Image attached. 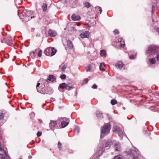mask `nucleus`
<instances>
[{
	"label": "nucleus",
	"mask_w": 159,
	"mask_h": 159,
	"mask_svg": "<svg viewBox=\"0 0 159 159\" xmlns=\"http://www.w3.org/2000/svg\"><path fill=\"white\" fill-rule=\"evenodd\" d=\"M146 54L150 57H157L159 60V46L151 45L149 46L146 51Z\"/></svg>",
	"instance_id": "nucleus-1"
},
{
	"label": "nucleus",
	"mask_w": 159,
	"mask_h": 159,
	"mask_svg": "<svg viewBox=\"0 0 159 159\" xmlns=\"http://www.w3.org/2000/svg\"><path fill=\"white\" fill-rule=\"evenodd\" d=\"M29 12L30 13V12L29 11H27L26 10H23V11L20 10L18 11V13L19 17L20 18L22 19H25V20L26 21H28L32 18H34V16H31L30 17L28 15V14Z\"/></svg>",
	"instance_id": "nucleus-2"
},
{
	"label": "nucleus",
	"mask_w": 159,
	"mask_h": 159,
	"mask_svg": "<svg viewBox=\"0 0 159 159\" xmlns=\"http://www.w3.org/2000/svg\"><path fill=\"white\" fill-rule=\"evenodd\" d=\"M110 129L111 126L109 123L105 124L101 130V138L108 134L110 132Z\"/></svg>",
	"instance_id": "nucleus-3"
},
{
	"label": "nucleus",
	"mask_w": 159,
	"mask_h": 159,
	"mask_svg": "<svg viewBox=\"0 0 159 159\" xmlns=\"http://www.w3.org/2000/svg\"><path fill=\"white\" fill-rule=\"evenodd\" d=\"M57 51L54 48L48 47L45 50L44 52L47 56H52L55 54Z\"/></svg>",
	"instance_id": "nucleus-4"
},
{
	"label": "nucleus",
	"mask_w": 159,
	"mask_h": 159,
	"mask_svg": "<svg viewBox=\"0 0 159 159\" xmlns=\"http://www.w3.org/2000/svg\"><path fill=\"white\" fill-rule=\"evenodd\" d=\"M129 155L133 157V158L132 159H142L141 156L139 154V152L136 150V149L135 150L132 149L131 150L129 153Z\"/></svg>",
	"instance_id": "nucleus-5"
},
{
	"label": "nucleus",
	"mask_w": 159,
	"mask_h": 159,
	"mask_svg": "<svg viewBox=\"0 0 159 159\" xmlns=\"http://www.w3.org/2000/svg\"><path fill=\"white\" fill-rule=\"evenodd\" d=\"M58 121L61 122V125L62 128H64L69 123V120L68 119L65 117H61L59 118Z\"/></svg>",
	"instance_id": "nucleus-6"
},
{
	"label": "nucleus",
	"mask_w": 159,
	"mask_h": 159,
	"mask_svg": "<svg viewBox=\"0 0 159 159\" xmlns=\"http://www.w3.org/2000/svg\"><path fill=\"white\" fill-rule=\"evenodd\" d=\"M40 85V83H38L37 84L36 86V89L37 91L40 93L42 94H46V87L45 86V85L43 84L41 85V88L39 87V86Z\"/></svg>",
	"instance_id": "nucleus-7"
},
{
	"label": "nucleus",
	"mask_w": 159,
	"mask_h": 159,
	"mask_svg": "<svg viewBox=\"0 0 159 159\" xmlns=\"http://www.w3.org/2000/svg\"><path fill=\"white\" fill-rule=\"evenodd\" d=\"M98 149L97 152V155L99 157L103 153L104 150V145L102 143H100L98 145Z\"/></svg>",
	"instance_id": "nucleus-8"
},
{
	"label": "nucleus",
	"mask_w": 159,
	"mask_h": 159,
	"mask_svg": "<svg viewBox=\"0 0 159 159\" xmlns=\"http://www.w3.org/2000/svg\"><path fill=\"white\" fill-rule=\"evenodd\" d=\"M113 130L114 132H117L118 135L120 136H121L123 134V131L117 125H114Z\"/></svg>",
	"instance_id": "nucleus-9"
},
{
	"label": "nucleus",
	"mask_w": 159,
	"mask_h": 159,
	"mask_svg": "<svg viewBox=\"0 0 159 159\" xmlns=\"http://www.w3.org/2000/svg\"><path fill=\"white\" fill-rule=\"evenodd\" d=\"M57 124V122L56 121L51 120L49 124V126L50 129L53 130L55 129Z\"/></svg>",
	"instance_id": "nucleus-10"
},
{
	"label": "nucleus",
	"mask_w": 159,
	"mask_h": 159,
	"mask_svg": "<svg viewBox=\"0 0 159 159\" xmlns=\"http://www.w3.org/2000/svg\"><path fill=\"white\" fill-rule=\"evenodd\" d=\"M56 80V78L54 76L52 75H50L49 76V77L47 79V80H42L43 83H45V82H47V80H50L52 82H53Z\"/></svg>",
	"instance_id": "nucleus-11"
},
{
	"label": "nucleus",
	"mask_w": 159,
	"mask_h": 159,
	"mask_svg": "<svg viewBox=\"0 0 159 159\" xmlns=\"http://www.w3.org/2000/svg\"><path fill=\"white\" fill-rule=\"evenodd\" d=\"M114 148L116 151H120L121 150L120 144L119 142H117L115 144Z\"/></svg>",
	"instance_id": "nucleus-12"
},
{
	"label": "nucleus",
	"mask_w": 159,
	"mask_h": 159,
	"mask_svg": "<svg viewBox=\"0 0 159 159\" xmlns=\"http://www.w3.org/2000/svg\"><path fill=\"white\" fill-rule=\"evenodd\" d=\"M113 143L111 139H110L108 140L105 144V148H106L107 149H108Z\"/></svg>",
	"instance_id": "nucleus-13"
},
{
	"label": "nucleus",
	"mask_w": 159,
	"mask_h": 159,
	"mask_svg": "<svg viewBox=\"0 0 159 159\" xmlns=\"http://www.w3.org/2000/svg\"><path fill=\"white\" fill-rule=\"evenodd\" d=\"M80 37L82 38H88L89 36V33L88 31H85L80 34Z\"/></svg>",
	"instance_id": "nucleus-14"
},
{
	"label": "nucleus",
	"mask_w": 159,
	"mask_h": 159,
	"mask_svg": "<svg viewBox=\"0 0 159 159\" xmlns=\"http://www.w3.org/2000/svg\"><path fill=\"white\" fill-rule=\"evenodd\" d=\"M6 43L8 45L12 46L13 45L12 39L11 37H8L5 41Z\"/></svg>",
	"instance_id": "nucleus-15"
},
{
	"label": "nucleus",
	"mask_w": 159,
	"mask_h": 159,
	"mask_svg": "<svg viewBox=\"0 0 159 159\" xmlns=\"http://www.w3.org/2000/svg\"><path fill=\"white\" fill-rule=\"evenodd\" d=\"M71 18L73 21L80 20L81 18L80 16L75 14H73L71 16Z\"/></svg>",
	"instance_id": "nucleus-16"
},
{
	"label": "nucleus",
	"mask_w": 159,
	"mask_h": 159,
	"mask_svg": "<svg viewBox=\"0 0 159 159\" xmlns=\"http://www.w3.org/2000/svg\"><path fill=\"white\" fill-rule=\"evenodd\" d=\"M53 90L52 88L47 86L46 87V93L45 94H51L53 93Z\"/></svg>",
	"instance_id": "nucleus-17"
},
{
	"label": "nucleus",
	"mask_w": 159,
	"mask_h": 159,
	"mask_svg": "<svg viewBox=\"0 0 159 159\" xmlns=\"http://www.w3.org/2000/svg\"><path fill=\"white\" fill-rule=\"evenodd\" d=\"M148 57L149 59V62L151 64H153L155 63V58L156 57H150L149 56H148Z\"/></svg>",
	"instance_id": "nucleus-18"
},
{
	"label": "nucleus",
	"mask_w": 159,
	"mask_h": 159,
	"mask_svg": "<svg viewBox=\"0 0 159 159\" xmlns=\"http://www.w3.org/2000/svg\"><path fill=\"white\" fill-rule=\"evenodd\" d=\"M48 34L51 37H54L57 35V33L54 30L50 29L48 31Z\"/></svg>",
	"instance_id": "nucleus-19"
},
{
	"label": "nucleus",
	"mask_w": 159,
	"mask_h": 159,
	"mask_svg": "<svg viewBox=\"0 0 159 159\" xmlns=\"http://www.w3.org/2000/svg\"><path fill=\"white\" fill-rule=\"evenodd\" d=\"M116 66L119 68L121 69L122 68L124 64L123 62L121 61H118L115 64Z\"/></svg>",
	"instance_id": "nucleus-20"
},
{
	"label": "nucleus",
	"mask_w": 159,
	"mask_h": 159,
	"mask_svg": "<svg viewBox=\"0 0 159 159\" xmlns=\"http://www.w3.org/2000/svg\"><path fill=\"white\" fill-rule=\"evenodd\" d=\"M67 45L69 48L70 49H72L73 48V44L72 42L70 40H68L67 41Z\"/></svg>",
	"instance_id": "nucleus-21"
},
{
	"label": "nucleus",
	"mask_w": 159,
	"mask_h": 159,
	"mask_svg": "<svg viewBox=\"0 0 159 159\" xmlns=\"http://www.w3.org/2000/svg\"><path fill=\"white\" fill-rule=\"evenodd\" d=\"M95 10H96V12L98 13L99 12V14H101L102 12V8L101 7L98 6H96L95 7Z\"/></svg>",
	"instance_id": "nucleus-22"
},
{
	"label": "nucleus",
	"mask_w": 159,
	"mask_h": 159,
	"mask_svg": "<svg viewBox=\"0 0 159 159\" xmlns=\"http://www.w3.org/2000/svg\"><path fill=\"white\" fill-rule=\"evenodd\" d=\"M105 65L104 63H100L99 68L100 70L104 71L105 70Z\"/></svg>",
	"instance_id": "nucleus-23"
},
{
	"label": "nucleus",
	"mask_w": 159,
	"mask_h": 159,
	"mask_svg": "<svg viewBox=\"0 0 159 159\" xmlns=\"http://www.w3.org/2000/svg\"><path fill=\"white\" fill-rule=\"evenodd\" d=\"M59 67L61 68V71H62V72H63L66 68L67 66L65 65H63V64H62L59 66Z\"/></svg>",
	"instance_id": "nucleus-24"
},
{
	"label": "nucleus",
	"mask_w": 159,
	"mask_h": 159,
	"mask_svg": "<svg viewBox=\"0 0 159 159\" xmlns=\"http://www.w3.org/2000/svg\"><path fill=\"white\" fill-rule=\"evenodd\" d=\"M100 54L101 56L106 57L107 56L106 52L105 50H101Z\"/></svg>",
	"instance_id": "nucleus-25"
},
{
	"label": "nucleus",
	"mask_w": 159,
	"mask_h": 159,
	"mask_svg": "<svg viewBox=\"0 0 159 159\" xmlns=\"http://www.w3.org/2000/svg\"><path fill=\"white\" fill-rule=\"evenodd\" d=\"M42 8L44 11H46L47 10V5L46 3H43L42 5Z\"/></svg>",
	"instance_id": "nucleus-26"
},
{
	"label": "nucleus",
	"mask_w": 159,
	"mask_h": 159,
	"mask_svg": "<svg viewBox=\"0 0 159 159\" xmlns=\"http://www.w3.org/2000/svg\"><path fill=\"white\" fill-rule=\"evenodd\" d=\"M66 84L65 83H63L60 84L59 85V87L60 88L63 89L66 88Z\"/></svg>",
	"instance_id": "nucleus-27"
},
{
	"label": "nucleus",
	"mask_w": 159,
	"mask_h": 159,
	"mask_svg": "<svg viewBox=\"0 0 159 159\" xmlns=\"http://www.w3.org/2000/svg\"><path fill=\"white\" fill-rule=\"evenodd\" d=\"M83 4L84 6L87 8H89L90 7V4L88 2H84Z\"/></svg>",
	"instance_id": "nucleus-28"
},
{
	"label": "nucleus",
	"mask_w": 159,
	"mask_h": 159,
	"mask_svg": "<svg viewBox=\"0 0 159 159\" xmlns=\"http://www.w3.org/2000/svg\"><path fill=\"white\" fill-rule=\"evenodd\" d=\"M114 159H124V158L121 155H119L115 156Z\"/></svg>",
	"instance_id": "nucleus-29"
},
{
	"label": "nucleus",
	"mask_w": 159,
	"mask_h": 159,
	"mask_svg": "<svg viewBox=\"0 0 159 159\" xmlns=\"http://www.w3.org/2000/svg\"><path fill=\"white\" fill-rule=\"evenodd\" d=\"M34 52H30V55L31 56L32 59H34L36 57V55Z\"/></svg>",
	"instance_id": "nucleus-30"
},
{
	"label": "nucleus",
	"mask_w": 159,
	"mask_h": 159,
	"mask_svg": "<svg viewBox=\"0 0 159 159\" xmlns=\"http://www.w3.org/2000/svg\"><path fill=\"white\" fill-rule=\"evenodd\" d=\"M4 154V155L2 154H0V159H5V158H7L8 155H7V156H6L5 154Z\"/></svg>",
	"instance_id": "nucleus-31"
},
{
	"label": "nucleus",
	"mask_w": 159,
	"mask_h": 159,
	"mask_svg": "<svg viewBox=\"0 0 159 159\" xmlns=\"http://www.w3.org/2000/svg\"><path fill=\"white\" fill-rule=\"evenodd\" d=\"M102 113L99 111H98L96 112V116L98 118H100L101 117V116H102Z\"/></svg>",
	"instance_id": "nucleus-32"
},
{
	"label": "nucleus",
	"mask_w": 159,
	"mask_h": 159,
	"mask_svg": "<svg viewBox=\"0 0 159 159\" xmlns=\"http://www.w3.org/2000/svg\"><path fill=\"white\" fill-rule=\"evenodd\" d=\"M117 103V101L115 99H112L111 101V103L112 105H114L116 104Z\"/></svg>",
	"instance_id": "nucleus-33"
},
{
	"label": "nucleus",
	"mask_w": 159,
	"mask_h": 159,
	"mask_svg": "<svg viewBox=\"0 0 159 159\" xmlns=\"http://www.w3.org/2000/svg\"><path fill=\"white\" fill-rule=\"evenodd\" d=\"M0 151H1L3 154H5L6 156H7V153L6 151L3 149H2L1 148V146H0Z\"/></svg>",
	"instance_id": "nucleus-34"
},
{
	"label": "nucleus",
	"mask_w": 159,
	"mask_h": 159,
	"mask_svg": "<svg viewBox=\"0 0 159 159\" xmlns=\"http://www.w3.org/2000/svg\"><path fill=\"white\" fill-rule=\"evenodd\" d=\"M61 143L60 142H58V148L59 150H61L62 148V147H61Z\"/></svg>",
	"instance_id": "nucleus-35"
},
{
	"label": "nucleus",
	"mask_w": 159,
	"mask_h": 159,
	"mask_svg": "<svg viewBox=\"0 0 159 159\" xmlns=\"http://www.w3.org/2000/svg\"><path fill=\"white\" fill-rule=\"evenodd\" d=\"M66 76L65 74H63L60 76V78L62 80L65 79H66Z\"/></svg>",
	"instance_id": "nucleus-36"
},
{
	"label": "nucleus",
	"mask_w": 159,
	"mask_h": 159,
	"mask_svg": "<svg viewBox=\"0 0 159 159\" xmlns=\"http://www.w3.org/2000/svg\"><path fill=\"white\" fill-rule=\"evenodd\" d=\"M42 50H41L39 51L38 52V56L39 57H41L42 56Z\"/></svg>",
	"instance_id": "nucleus-37"
},
{
	"label": "nucleus",
	"mask_w": 159,
	"mask_h": 159,
	"mask_svg": "<svg viewBox=\"0 0 159 159\" xmlns=\"http://www.w3.org/2000/svg\"><path fill=\"white\" fill-rule=\"evenodd\" d=\"M65 88L66 89L69 90H71L72 88L66 85Z\"/></svg>",
	"instance_id": "nucleus-38"
},
{
	"label": "nucleus",
	"mask_w": 159,
	"mask_h": 159,
	"mask_svg": "<svg viewBox=\"0 0 159 159\" xmlns=\"http://www.w3.org/2000/svg\"><path fill=\"white\" fill-rule=\"evenodd\" d=\"M4 117V114L2 113L0 115V120L3 119Z\"/></svg>",
	"instance_id": "nucleus-39"
},
{
	"label": "nucleus",
	"mask_w": 159,
	"mask_h": 159,
	"mask_svg": "<svg viewBox=\"0 0 159 159\" xmlns=\"http://www.w3.org/2000/svg\"><path fill=\"white\" fill-rule=\"evenodd\" d=\"M136 56V55H132L129 57V58L130 59H134Z\"/></svg>",
	"instance_id": "nucleus-40"
},
{
	"label": "nucleus",
	"mask_w": 159,
	"mask_h": 159,
	"mask_svg": "<svg viewBox=\"0 0 159 159\" xmlns=\"http://www.w3.org/2000/svg\"><path fill=\"white\" fill-rule=\"evenodd\" d=\"M113 32L115 34H119V31L117 30H115L113 31Z\"/></svg>",
	"instance_id": "nucleus-41"
},
{
	"label": "nucleus",
	"mask_w": 159,
	"mask_h": 159,
	"mask_svg": "<svg viewBox=\"0 0 159 159\" xmlns=\"http://www.w3.org/2000/svg\"><path fill=\"white\" fill-rule=\"evenodd\" d=\"M98 87V86L95 84H94L93 85V86H92V88L93 89H97Z\"/></svg>",
	"instance_id": "nucleus-42"
},
{
	"label": "nucleus",
	"mask_w": 159,
	"mask_h": 159,
	"mask_svg": "<svg viewBox=\"0 0 159 159\" xmlns=\"http://www.w3.org/2000/svg\"><path fill=\"white\" fill-rule=\"evenodd\" d=\"M42 135V132L38 131L37 133V135L38 137L41 136Z\"/></svg>",
	"instance_id": "nucleus-43"
},
{
	"label": "nucleus",
	"mask_w": 159,
	"mask_h": 159,
	"mask_svg": "<svg viewBox=\"0 0 159 159\" xmlns=\"http://www.w3.org/2000/svg\"><path fill=\"white\" fill-rule=\"evenodd\" d=\"M86 69L87 71H90V69H91V68L90 66H88V67H86Z\"/></svg>",
	"instance_id": "nucleus-44"
},
{
	"label": "nucleus",
	"mask_w": 159,
	"mask_h": 159,
	"mask_svg": "<svg viewBox=\"0 0 159 159\" xmlns=\"http://www.w3.org/2000/svg\"><path fill=\"white\" fill-rule=\"evenodd\" d=\"M88 79H84V83L85 84H87L88 82Z\"/></svg>",
	"instance_id": "nucleus-45"
},
{
	"label": "nucleus",
	"mask_w": 159,
	"mask_h": 159,
	"mask_svg": "<svg viewBox=\"0 0 159 159\" xmlns=\"http://www.w3.org/2000/svg\"><path fill=\"white\" fill-rule=\"evenodd\" d=\"M155 7L154 5H152V12L153 13L155 11Z\"/></svg>",
	"instance_id": "nucleus-46"
},
{
	"label": "nucleus",
	"mask_w": 159,
	"mask_h": 159,
	"mask_svg": "<svg viewBox=\"0 0 159 159\" xmlns=\"http://www.w3.org/2000/svg\"><path fill=\"white\" fill-rule=\"evenodd\" d=\"M107 118L109 119V120H111L112 119V118L110 116V115L108 114H107Z\"/></svg>",
	"instance_id": "nucleus-47"
},
{
	"label": "nucleus",
	"mask_w": 159,
	"mask_h": 159,
	"mask_svg": "<svg viewBox=\"0 0 159 159\" xmlns=\"http://www.w3.org/2000/svg\"><path fill=\"white\" fill-rule=\"evenodd\" d=\"M125 44L124 43H120V47L124 48L125 46Z\"/></svg>",
	"instance_id": "nucleus-48"
},
{
	"label": "nucleus",
	"mask_w": 159,
	"mask_h": 159,
	"mask_svg": "<svg viewBox=\"0 0 159 159\" xmlns=\"http://www.w3.org/2000/svg\"><path fill=\"white\" fill-rule=\"evenodd\" d=\"M76 130H77V133H78L79 132V129L78 127H76L75 128V130L76 131Z\"/></svg>",
	"instance_id": "nucleus-49"
},
{
	"label": "nucleus",
	"mask_w": 159,
	"mask_h": 159,
	"mask_svg": "<svg viewBox=\"0 0 159 159\" xmlns=\"http://www.w3.org/2000/svg\"><path fill=\"white\" fill-rule=\"evenodd\" d=\"M118 39V40H116V42H121V39Z\"/></svg>",
	"instance_id": "nucleus-50"
},
{
	"label": "nucleus",
	"mask_w": 159,
	"mask_h": 159,
	"mask_svg": "<svg viewBox=\"0 0 159 159\" xmlns=\"http://www.w3.org/2000/svg\"><path fill=\"white\" fill-rule=\"evenodd\" d=\"M77 25L78 26H80V22H78L77 23Z\"/></svg>",
	"instance_id": "nucleus-51"
},
{
	"label": "nucleus",
	"mask_w": 159,
	"mask_h": 159,
	"mask_svg": "<svg viewBox=\"0 0 159 159\" xmlns=\"http://www.w3.org/2000/svg\"><path fill=\"white\" fill-rule=\"evenodd\" d=\"M4 41H5L4 39L1 40V42L2 43H3L4 42Z\"/></svg>",
	"instance_id": "nucleus-52"
},
{
	"label": "nucleus",
	"mask_w": 159,
	"mask_h": 159,
	"mask_svg": "<svg viewBox=\"0 0 159 159\" xmlns=\"http://www.w3.org/2000/svg\"><path fill=\"white\" fill-rule=\"evenodd\" d=\"M157 32H158V33H159V28H157Z\"/></svg>",
	"instance_id": "nucleus-53"
},
{
	"label": "nucleus",
	"mask_w": 159,
	"mask_h": 159,
	"mask_svg": "<svg viewBox=\"0 0 159 159\" xmlns=\"http://www.w3.org/2000/svg\"><path fill=\"white\" fill-rule=\"evenodd\" d=\"M71 152H70V153H73V150H71Z\"/></svg>",
	"instance_id": "nucleus-54"
},
{
	"label": "nucleus",
	"mask_w": 159,
	"mask_h": 159,
	"mask_svg": "<svg viewBox=\"0 0 159 159\" xmlns=\"http://www.w3.org/2000/svg\"><path fill=\"white\" fill-rule=\"evenodd\" d=\"M75 4V6H76V3H75V2H73V3H72V4Z\"/></svg>",
	"instance_id": "nucleus-55"
},
{
	"label": "nucleus",
	"mask_w": 159,
	"mask_h": 159,
	"mask_svg": "<svg viewBox=\"0 0 159 159\" xmlns=\"http://www.w3.org/2000/svg\"><path fill=\"white\" fill-rule=\"evenodd\" d=\"M51 99H52V100H53V101H54V98H51Z\"/></svg>",
	"instance_id": "nucleus-56"
},
{
	"label": "nucleus",
	"mask_w": 159,
	"mask_h": 159,
	"mask_svg": "<svg viewBox=\"0 0 159 159\" xmlns=\"http://www.w3.org/2000/svg\"><path fill=\"white\" fill-rule=\"evenodd\" d=\"M123 109H124V110H125V107H123Z\"/></svg>",
	"instance_id": "nucleus-57"
},
{
	"label": "nucleus",
	"mask_w": 159,
	"mask_h": 159,
	"mask_svg": "<svg viewBox=\"0 0 159 159\" xmlns=\"http://www.w3.org/2000/svg\"><path fill=\"white\" fill-rule=\"evenodd\" d=\"M9 157H10L9 156V155H8V157H7V159H9Z\"/></svg>",
	"instance_id": "nucleus-58"
},
{
	"label": "nucleus",
	"mask_w": 159,
	"mask_h": 159,
	"mask_svg": "<svg viewBox=\"0 0 159 159\" xmlns=\"http://www.w3.org/2000/svg\"><path fill=\"white\" fill-rule=\"evenodd\" d=\"M75 7V6H72V7Z\"/></svg>",
	"instance_id": "nucleus-59"
},
{
	"label": "nucleus",
	"mask_w": 159,
	"mask_h": 159,
	"mask_svg": "<svg viewBox=\"0 0 159 159\" xmlns=\"http://www.w3.org/2000/svg\"><path fill=\"white\" fill-rule=\"evenodd\" d=\"M41 80H39V82H40Z\"/></svg>",
	"instance_id": "nucleus-60"
},
{
	"label": "nucleus",
	"mask_w": 159,
	"mask_h": 159,
	"mask_svg": "<svg viewBox=\"0 0 159 159\" xmlns=\"http://www.w3.org/2000/svg\"><path fill=\"white\" fill-rule=\"evenodd\" d=\"M32 30H33V31H34V29H32Z\"/></svg>",
	"instance_id": "nucleus-61"
},
{
	"label": "nucleus",
	"mask_w": 159,
	"mask_h": 159,
	"mask_svg": "<svg viewBox=\"0 0 159 159\" xmlns=\"http://www.w3.org/2000/svg\"><path fill=\"white\" fill-rule=\"evenodd\" d=\"M39 121H40V122H41L42 120L40 121V120H39Z\"/></svg>",
	"instance_id": "nucleus-62"
},
{
	"label": "nucleus",
	"mask_w": 159,
	"mask_h": 159,
	"mask_svg": "<svg viewBox=\"0 0 159 159\" xmlns=\"http://www.w3.org/2000/svg\"><path fill=\"white\" fill-rule=\"evenodd\" d=\"M39 121H40V122H41L42 120L40 121V120H39Z\"/></svg>",
	"instance_id": "nucleus-63"
},
{
	"label": "nucleus",
	"mask_w": 159,
	"mask_h": 159,
	"mask_svg": "<svg viewBox=\"0 0 159 159\" xmlns=\"http://www.w3.org/2000/svg\"><path fill=\"white\" fill-rule=\"evenodd\" d=\"M39 121H40V122H41L42 120L40 121V120H39Z\"/></svg>",
	"instance_id": "nucleus-64"
}]
</instances>
